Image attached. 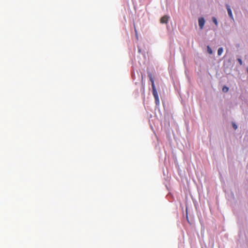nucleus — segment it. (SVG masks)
<instances>
[{
	"instance_id": "0eeeda50",
	"label": "nucleus",
	"mask_w": 248,
	"mask_h": 248,
	"mask_svg": "<svg viewBox=\"0 0 248 248\" xmlns=\"http://www.w3.org/2000/svg\"><path fill=\"white\" fill-rule=\"evenodd\" d=\"M229 91V88L227 86H224L222 88V91L224 93H227Z\"/></svg>"
},
{
	"instance_id": "423d86ee",
	"label": "nucleus",
	"mask_w": 248,
	"mask_h": 248,
	"mask_svg": "<svg viewBox=\"0 0 248 248\" xmlns=\"http://www.w3.org/2000/svg\"><path fill=\"white\" fill-rule=\"evenodd\" d=\"M207 52L209 54H212L213 53L212 50L209 46H207Z\"/></svg>"
},
{
	"instance_id": "9d476101",
	"label": "nucleus",
	"mask_w": 248,
	"mask_h": 248,
	"mask_svg": "<svg viewBox=\"0 0 248 248\" xmlns=\"http://www.w3.org/2000/svg\"><path fill=\"white\" fill-rule=\"evenodd\" d=\"M238 60V62H239V64H240V65H242V63H243V62H242V60H241V59H238V60Z\"/></svg>"
},
{
	"instance_id": "f257e3e1",
	"label": "nucleus",
	"mask_w": 248,
	"mask_h": 248,
	"mask_svg": "<svg viewBox=\"0 0 248 248\" xmlns=\"http://www.w3.org/2000/svg\"><path fill=\"white\" fill-rule=\"evenodd\" d=\"M148 76H149L150 80L152 83L153 94L155 99V104L156 105H159V96L158 95L157 92L155 89V83H154V80L153 78H152V75L151 74H149Z\"/></svg>"
},
{
	"instance_id": "20e7f679",
	"label": "nucleus",
	"mask_w": 248,
	"mask_h": 248,
	"mask_svg": "<svg viewBox=\"0 0 248 248\" xmlns=\"http://www.w3.org/2000/svg\"><path fill=\"white\" fill-rule=\"evenodd\" d=\"M226 8H227V12H228V14L229 16H230V17L232 19L234 20L233 16V15H232V13L231 9L230 8V6L229 5V4H226Z\"/></svg>"
},
{
	"instance_id": "39448f33",
	"label": "nucleus",
	"mask_w": 248,
	"mask_h": 248,
	"mask_svg": "<svg viewBox=\"0 0 248 248\" xmlns=\"http://www.w3.org/2000/svg\"><path fill=\"white\" fill-rule=\"evenodd\" d=\"M223 51V49L222 47H219L217 50V55L218 56H220Z\"/></svg>"
},
{
	"instance_id": "f03ea898",
	"label": "nucleus",
	"mask_w": 248,
	"mask_h": 248,
	"mask_svg": "<svg viewBox=\"0 0 248 248\" xmlns=\"http://www.w3.org/2000/svg\"><path fill=\"white\" fill-rule=\"evenodd\" d=\"M169 19V16L165 15L162 16L160 20V22L161 24H167Z\"/></svg>"
},
{
	"instance_id": "6e6552de",
	"label": "nucleus",
	"mask_w": 248,
	"mask_h": 248,
	"mask_svg": "<svg viewBox=\"0 0 248 248\" xmlns=\"http://www.w3.org/2000/svg\"><path fill=\"white\" fill-rule=\"evenodd\" d=\"M212 21L215 23V24L217 26V21L216 17H212Z\"/></svg>"
},
{
	"instance_id": "7ed1b4c3",
	"label": "nucleus",
	"mask_w": 248,
	"mask_h": 248,
	"mask_svg": "<svg viewBox=\"0 0 248 248\" xmlns=\"http://www.w3.org/2000/svg\"><path fill=\"white\" fill-rule=\"evenodd\" d=\"M199 25L201 30H202L205 24V20L203 17H200L198 20Z\"/></svg>"
},
{
	"instance_id": "1a4fd4ad",
	"label": "nucleus",
	"mask_w": 248,
	"mask_h": 248,
	"mask_svg": "<svg viewBox=\"0 0 248 248\" xmlns=\"http://www.w3.org/2000/svg\"><path fill=\"white\" fill-rule=\"evenodd\" d=\"M232 125L233 128L235 130H236V129L237 128V125H236V124H234V123H233L232 124Z\"/></svg>"
}]
</instances>
